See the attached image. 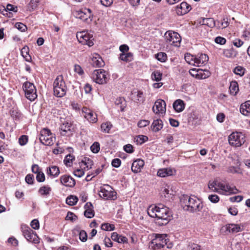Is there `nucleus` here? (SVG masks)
I'll list each match as a JSON object with an SVG mask.
<instances>
[{
    "label": "nucleus",
    "instance_id": "f257e3e1",
    "mask_svg": "<svg viewBox=\"0 0 250 250\" xmlns=\"http://www.w3.org/2000/svg\"><path fill=\"white\" fill-rule=\"evenodd\" d=\"M147 211L149 216L156 218L155 222L159 226L167 225L171 216L169 208L161 204L149 206Z\"/></svg>",
    "mask_w": 250,
    "mask_h": 250
},
{
    "label": "nucleus",
    "instance_id": "f03ea898",
    "mask_svg": "<svg viewBox=\"0 0 250 250\" xmlns=\"http://www.w3.org/2000/svg\"><path fill=\"white\" fill-rule=\"evenodd\" d=\"M181 203L185 210L191 212L199 211L203 208L202 203L195 196L184 195L181 198Z\"/></svg>",
    "mask_w": 250,
    "mask_h": 250
},
{
    "label": "nucleus",
    "instance_id": "7ed1b4c3",
    "mask_svg": "<svg viewBox=\"0 0 250 250\" xmlns=\"http://www.w3.org/2000/svg\"><path fill=\"white\" fill-rule=\"evenodd\" d=\"M53 91L54 95L58 97H62L66 94L67 87L62 75L58 76L55 79Z\"/></svg>",
    "mask_w": 250,
    "mask_h": 250
},
{
    "label": "nucleus",
    "instance_id": "20e7f679",
    "mask_svg": "<svg viewBox=\"0 0 250 250\" xmlns=\"http://www.w3.org/2000/svg\"><path fill=\"white\" fill-rule=\"evenodd\" d=\"M166 234H156L152 241L150 246L154 250H159L167 244Z\"/></svg>",
    "mask_w": 250,
    "mask_h": 250
},
{
    "label": "nucleus",
    "instance_id": "39448f33",
    "mask_svg": "<svg viewBox=\"0 0 250 250\" xmlns=\"http://www.w3.org/2000/svg\"><path fill=\"white\" fill-rule=\"evenodd\" d=\"M40 140L44 145L52 146L55 142V137L49 129L43 128L41 131Z\"/></svg>",
    "mask_w": 250,
    "mask_h": 250
},
{
    "label": "nucleus",
    "instance_id": "423d86ee",
    "mask_svg": "<svg viewBox=\"0 0 250 250\" xmlns=\"http://www.w3.org/2000/svg\"><path fill=\"white\" fill-rule=\"evenodd\" d=\"M93 81L97 83L103 84L106 83L109 79L107 73L103 69L95 70L92 74Z\"/></svg>",
    "mask_w": 250,
    "mask_h": 250
},
{
    "label": "nucleus",
    "instance_id": "0eeeda50",
    "mask_svg": "<svg viewBox=\"0 0 250 250\" xmlns=\"http://www.w3.org/2000/svg\"><path fill=\"white\" fill-rule=\"evenodd\" d=\"M22 88L25 92V96L28 100L33 101L37 98L36 89L33 83L26 82L23 83Z\"/></svg>",
    "mask_w": 250,
    "mask_h": 250
},
{
    "label": "nucleus",
    "instance_id": "6e6552de",
    "mask_svg": "<svg viewBox=\"0 0 250 250\" xmlns=\"http://www.w3.org/2000/svg\"><path fill=\"white\" fill-rule=\"evenodd\" d=\"M99 196L105 200H115L116 199V193L108 185L101 187L99 193Z\"/></svg>",
    "mask_w": 250,
    "mask_h": 250
},
{
    "label": "nucleus",
    "instance_id": "1a4fd4ad",
    "mask_svg": "<svg viewBox=\"0 0 250 250\" xmlns=\"http://www.w3.org/2000/svg\"><path fill=\"white\" fill-rule=\"evenodd\" d=\"M244 135L241 132H233L229 136V144L233 146L238 147L245 142Z\"/></svg>",
    "mask_w": 250,
    "mask_h": 250
},
{
    "label": "nucleus",
    "instance_id": "9d476101",
    "mask_svg": "<svg viewBox=\"0 0 250 250\" xmlns=\"http://www.w3.org/2000/svg\"><path fill=\"white\" fill-rule=\"evenodd\" d=\"M76 37L78 41L83 44L87 45L89 47L94 44L93 36L87 31H83L78 32Z\"/></svg>",
    "mask_w": 250,
    "mask_h": 250
},
{
    "label": "nucleus",
    "instance_id": "9b49d317",
    "mask_svg": "<svg viewBox=\"0 0 250 250\" xmlns=\"http://www.w3.org/2000/svg\"><path fill=\"white\" fill-rule=\"evenodd\" d=\"M165 38L168 43L175 46L179 45L181 40L180 35L172 31H167L165 34Z\"/></svg>",
    "mask_w": 250,
    "mask_h": 250
},
{
    "label": "nucleus",
    "instance_id": "f8f14e48",
    "mask_svg": "<svg viewBox=\"0 0 250 250\" xmlns=\"http://www.w3.org/2000/svg\"><path fill=\"white\" fill-rule=\"evenodd\" d=\"M21 229L23 235L27 241L35 244L39 243V237L31 228L24 226L21 227Z\"/></svg>",
    "mask_w": 250,
    "mask_h": 250
},
{
    "label": "nucleus",
    "instance_id": "ddd939ff",
    "mask_svg": "<svg viewBox=\"0 0 250 250\" xmlns=\"http://www.w3.org/2000/svg\"><path fill=\"white\" fill-rule=\"evenodd\" d=\"M222 233L228 234L229 233H235L243 230L240 225L235 224H229L223 226L221 229Z\"/></svg>",
    "mask_w": 250,
    "mask_h": 250
},
{
    "label": "nucleus",
    "instance_id": "4468645a",
    "mask_svg": "<svg viewBox=\"0 0 250 250\" xmlns=\"http://www.w3.org/2000/svg\"><path fill=\"white\" fill-rule=\"evenodd\" d=\"M83 117L90 123H95L97 122L98 119L96 114L94 113L91 109L83 107L82 110Z\"/></svg>",
    "mask_w": 250,
    "mask_h": 250
},
{
    "label": "nucleus",
    "instance_id": "2eb2a0df",
    "mask_svg": "<svg viewBox=\"0 0 250 250\" xmlns=\"http://www.w3.org/2000/svg\"><path fill=\"white\" fill-rule=\"evenodd\" d=\"M166 104L165 102L161 99L157 100L152 107V110L155 114L165 113L166 108Z\"/></svg>",
    "mask_w": 250,
    "mask_h": 250
},
{
    "label": "nucleus",
    "instance_id": "dca6fc26",
    "mask_svg": "<svg viewBox=\"0 0 250 250\" xmlns=\"http://www.w3.org/2000/svg\"><path fill=\"white\" fill-rule=\"evenodd\" d=\"M191 7L190 4L186 2H182L176 7V13L178 15H183L190 11Z\"/></svg>",
    "mask_w": 250,
    "mask_h": 250
},
{
    "label": "nucleus",
    "instance_id": "f3484780",
    "mask_svg": "<svg viewBox=\"0 0 250 250\" xmlns=\"http://www.w3.org/2000/svg\"><path fill=\"white\" fill-rule=\"evenodd\" d=\"M176 174V170L171 167L163 168L159 169L157 171V175L159 177L165 178Z\"/></svg>",
    "mask_w": 250,
    "mask_h": 250
},
{
    "label": "nucleus",
    "instance_id": "a211bd4d",
    "mask_svg": "<svg viewBox=\"0 0 250 250\" xmlns=\"http://www.w3.org/2000/svg\"><path fill=\"white\" fill-rule=\"evenodd\" d=\"M74 15L77 18H79L86 22H89V19H90V21H92L91 15H87L86 12H84L81 10L74 11Z\"/></svg>",
    "mask_w": 250,
    "mask_h": 250
},
{
    "label": "nucleus",
    "instance_id": "6ab92c4d",
    "mask_svg": "<svg viewBox=\"0 0 250 250\" xmlns=\"http://www.w3.org/2000/svg\"><path fill=\"white\" fill-rule=\"evenodd\" d=\"M145 164L144 161L142 159H137L134 161L132 164L131 170L135 173L139 172L143 167Z\"/></svg>",
    "mask_w": 250,
    "mask_h": 250
},
{
    "label": "nucleus",
    "instance_id": "aec40b11",
    "mask_svg": "<svg viewBox=\"0 0 250 250\" xmlns=\"http://www.w3.org/2000/svg\"><path fill=\"white\" fill-rule=\"evenodd\" d=\"M61 183L67 187H73L75 185V180L70 176L63 175L61 177Z\"/></svg>",
    "mask_w": 250,
    "mask_h": 250
},
{
    "label": "nucleus",
    "instance_id": "412c9836",
    "mask_svg": "<svg viewBox=\"0 0 250 250\" xmlns=\"http://www.w3.org/2000/svg\"><path fill=\"white\" fill-rule=\"evenodd\" d=\"M238 189L235 188H231L228 185L223 184L220 190V194H236L238 192Z\"/></svg>",
    "mask_w": 250,
    "mask_h": 250
},
{
    "label": "nucleus",
    "instance_id": "4be33fe9",
    "mask_svg": "<svg viewBox=\"0 0 250 250\" xmlns=\"http://www.w3.org/2000/svg\"><path fill=\"white\" fill-rule=\"evenodd\" d=\"M195 66H200L201 65L206 63L208 60V56L205 54H201L195 56Z\"/></svg>",
    "mask_w": 250,
    "mask_h": 250
},
{
    "label": "nucleus",
    "instance_id": "5701e85b",
    "mask_svg": "<svg viewBox=\"0 0 250 250\" xmlns=\"http://www.w3.org/2000/svg\"><path fill=\"white\" fill-rule=\"evenodd\" d=\"M93 207L90 202H87L84 206L85 211L84 216L88 218H91L94 216V211L93 209Z\"/></svg>",
    "mask_w": 250,
    "mask_h": 250
},
{
    "label": "nucleus",
    "instance_id": "b1692460",
    "mask_svg": "<svg viewBox=\"0 0 250 250\" xmlns=\"http://www.w3.org/2000/svg\"><path fill=\"white\" fill-rule=\"evenodd\" d=\"M240 111L245 116H250V101H246L241 104Z\"/></svg>",
    "mask_w": 250,
    "mask_h": 250
},
{
    "label": "nucleus",
    "instance_id": "393cba45",
    "mask_svg": "<svg viewBox=\"0 0 250 250\" xmlns=\"http://www.w3.org/2000/svg\"><path fill=\"white\" fill-rule=\"evenodd\" d=\"M61 130V134L62 135H66L68 132H72L73 128L72 124L68 122H65L63 123L60 127Z\"/></svg>",
    "mask_w": 250,
    "mask_h": 250
},
{
    "label": "nucleus",
    "instance_id": "a878e982",
    "mask_svg": "<svg viewBox=\"0 0 250 250\" xmlns=\"http://www.w3.org/2000/svg\"><path fill=\"white\" fill-rule=\"evenodd\" d=\"M111 239L119 243H127V238L123 235L118 234L117 232H113L111 236Z\"/></svg>",
    "mask_w": 250,
    "mask_h": 250
},
{
    "label": "nucleus",
    "instance_id": "bb28decb",
    "mask_svg": "<svg viewBox=\"0 0 250 250\" xmlns=\"http://www.w3.org/2000/svg\"><path fill=\"white\" fill-rule=\"evenodd\" d=\"M185 104L183 101L180 99L176 100L173 104L174 109L177 112H181L185 109Z\"/></svg>",
    "mask_w": 250,
    "mask_h": 250
},
{
    "label": "nucleus",
    "instance_id": "cd10ccee",
    "mask_svg": "<svg viewBox=\"0 0 250 250\" xmlns=\"http://www.w3.org/2000/svg\"><path fill=\"white\" fill-rule=\"evenodd\" d=\"M92 64L95 67H102L104 65L102 58L98 54L92 58Z\"/></svg>",
    "mask_w": 250,
    "mask_h": 250
},
{
    "label": "nucleus",
    "instance_id": "c85d7f7f",
    "mask_svg": "<svg viewBox=\"0 0 250 250\" xmlns=\"http://www.w3.org/2000/svg\"><path fill=\"white\" fill-rule=\"evenodd\" d=\"M163 126V123L161 120L157 119L154 120L151 125V128L153 131L158 132L160 130Z\"/></svg>",
    "mask_w": 250,
    "mask_h": 250
},
{
    "label": "nucleus",
    "instance_id": "c756f323",
    "mask_svg": "<svg viewBox=\"0 0 250 250\" xmlns=\"http://www.w3.org/2000/svg\"><path fill=\"white\" fill-rule=\"evenodd\" d=\"M46 173L48 175L56 177L59 175L60 172L58 167L53 166L47 168Z\"/></svg>",
    "mask_w": 250,
    "mask_h": 250
},
{
    "label": "nucleus",
    "instance_id": "7c9ffc66",
    "mask_svg": "<svg viewBox=\"0 0 250 250\" xmlns=\"http://www.w3.org/2000/svg\"><path fill=\"white\" fill-rule=\"evenodd\" d=\"M224 55L229 58H234L238 54L237 51L232 48L226 49L223 50Z\"/></svg>",
    "mask_w": 250,
    "mask_h": 250
},
{
    "label": "nucleus",
    "instance_id": "2f4dec72",
    "mask_svg": "<svg viewBox=\"0 0 250 250\" xmlns=\"http://www.w3.org/2000/svg\"><path fill=\"white\" fill-rule=\"evenodd\" d=\"M229 25V19L228 18H224L223 21L220 22L219 21H216L215 26L218 29H223L227 27Z\"/></svg>",
    "mask_w": 250,
    "mask_h": 250
},
{
    "label": "nucleus",
    "instance_id": "473e14b6",
    "mask_svg": "<svg viewBox=\"0 0 250 250\" xmlns=\"http://www.w3.org/2000/svg\"><path fill=\"white\" fill-rule=\"evenodd\" d=\"M202 24L208 26L213 28L216 25V21L213 18H204L202 20Z\"/></svg>",
    "mask_w": 250,
    "mask_h": 250
},
{
    "label": "nucleus",
    "instance_id": "72a5a7b5",
    "mask_svg": "<svg viewBox=\"0 0 250 250\" xmlns=\"http://www.w3.org/2000/svg\"><path fill=\"white\" fill-rule=\"evenodd\" d=\"M229 89L230 93L233 95H235L239 91L238 83L236 81L231 82Z\"/></svg>",
    "mask_w": 250,
    "mask_h": 250
},
{
    "label": "nucleus",
    "instance_id": "f704fd0d",
    "mask_svg": "<svg viewBox=\"0 0 250 250\" xmlns=\"http://www.w3.org/2000/svg\"><path fill=\"white\" fill-rule=\"evenodd\" d=\"M210 75V72L206 69H199L198 79H205Z\"/></svg>",
    "mask_w": 250,
    "mask_h": 250
},
{
    "label": "nucleus",
    "instance_id": "c9c22d12",
    "mask_svg": "<svg viewBox=\"0 0 250 250\" xmlns=\"http://www.w3.org/2000/svg\"><path fill=\"white\" fill-rule=\"evenodd\" d=\"M195 56L192 55L189 53H187L185 56V61L188 63L195 66Z\"/></svg>",
    "mask_w": 250,
    "mask_h": 250
},
{
    "label": "nucleus",
    "instance_id": "e433bc0d",
    "mask_svg": "<svg viewBox=\"0 0 250 250\" xmlns=\"http://www.w3.org/2000/svg\"><path fill=\"white\" fill-rule=\"evenodd\" d=\"M51 188L48 186H44L41 187L39 190V192L42 195H48L50 194Z\"/></svg>",
    "mask_w": 250,
    "mask_h": 250
},
{
    "label": "nucleus",
    "instance_id": "4c0bfd02",
    "mask_svg": "<svg viewBox=\"0 0 250 250\" xmlns=\"http://www.w3.org/2000/svg\"><path fill=\"white\" fill-rule=\"evenodd\" d=\"M245 68L241 66H237L233 70V72L235 74L240 77L243 76L245 74Z\"/></svg>",
    "mask_w": 250,
    "mask_h": 250
},
{
    "label": "nucleus",
    "instance_id": "58836bf2",
    "mask_svg": "<svg viewBox=\"0 0 250 250\" xmlns=\"http://www.w3.org/2000/svg\"><path fill=\"white\" fill-rule=\"evenodd\" d=\"M28 48L24 47L21 50V54L22 56L25 59V61L28 62H31V57L28 52Z\"/></svg>",
    "mask_w": 250,
    "mask_h": 250
},
{
    "label": "nucleus",
    "instance_id": "ea45409f",
    "mask_svg": "<svg viewBox=\"0 0 250 250\" xmlns=\"http://www.w3.org/2000/svg\"><path fill=\"white\" fill-rule=\"evenodd\" d=\"M78 198L76 196L71 195L66 199V203L70 206H74L77 203Z\"/></svg>",
    "mask_w": 250,
    "mask_h": 250
},
{
    "label": "nucleus",
    "instance_id": "a19ab883",
    "mask_svg": "<svg viewBox=\"0 0 250 250\" xmlns=\"http://www.w3.org/2000/svg\"><path fill=\"white\" fill-rule=\"evenodd\" d=\"M112 127V125L110 122L103 123L101 125L102 131L104 133H109Z\"/></svg>",
    "mask_w": 250,
    "mask_h": 250
},
{
    "label": "nucleus",
    "instance_id": "79ce46f5",
    "mask_svg": "<svg viewBox=\"0 0 250 250\" xmlns=\"http://www.w3.org/2000/svg\"><path fill=\"white\" fill-rule=\"evenodd\" d=\"M151 77L153 81L159 82L162 79V73L158 70H155L152 72Z\"/></svg>",
    "mask_w": 250,
    "mask_h": 250
},
{
    "label": "nucleus",
    "instance_id": "37998d69",
    "mask_svg": "<svg viewBox=\"0 0 250 250\" xmlns=\"http://www.w3.org/2000/svg\"><path fill=\"white\" fill-rule=\"evenodd\" d=\"M74 159L75 158L73 155L68 154L65 156L64 160V163L67 166H70Z\"/></svg>",
    "mask_w": 250,
    "mask_h": 250
},
{
    "label": "nucleus",
    "instance_id": "c03bdc74",
    "mask_svg": "<svg viewBox=\"0 0 250 250\" xmlns=\"http://www.w3.org/2000/svg\"><path fill=\"white\" fill-rule=\"evenodd\" d=\"M101 228L102 230L106 231H111L115 229L114 226L109 223L103 224Z\"/></svg>",
    "mask_w": 250,
    "mask_h": 250
},
{
    "label": "nucleus",
    "instance_id": "a18cd8bd",
    "mask_svg": "<svg viewBox=\"0 0 250 250\" xmlns=\"http://www.w3.org/2000/svg\"><path fill=\"white\" fill-rule=\"evenodd\" d=\"M157 60L161 62H165L167 59V56L165 53L159 52L156 55Z\"/></svg>",
    "mask_w": 250,
    "mask_h": 250
},
{
    "label": "nucleus",
    "instance_id": "49530a36",
    "mask_svg": "<svg viewBox=\"0 0 250 250\" xmlns=\"http://www.w3.org/2000/svg\"><path fill=\"white\" fill-rule=\"evenodd\" d=\"M82 163H83L84 165L86 166L88 169L91 168L93 164L92 160L91 159L86 157L84 158V159L82 161Z\"/></svg>",
    "mask_w": 250,
    "mask_h": 250
},
{
    "label": "nucleus",
    "instance_id": "de8ad7c7",
    "mask_svg": "<svg viewBox=\"0 0 250 250\" xmlns=\"http://www.w3.org/2000/svg\"><path fill=\"white\" fill-rule=\"evenodd\" d=\"M3 11H5V12L13 11L14 12H17L18 11V7L16 6H14L12 4H8L7 5L6 8H5L3 7Z\"/></svg>",
    "mask_w": 250,
    "mask_h": 250
},
{
    "label": "nucleus",
    "instance_id": "09e8293b",
    "mask_svg": "<svg viewBox=\"0 0 250 250\" xmlns=\"http://www.w3.org/2000/svg\"><path fill=\"white\" fill-rule=\"evenodd\" d=\"M132 55L130 53H121L120 56V59L122 61H125V62H128L129 61V59L131 58Z\"/></svg>",
    "mask_w": 250,
    "mask_h": 250
},
{
    "label": "nucleus",
    "instance_id": "8fccbe9b",
    "mask_svg": "<svg viewBox=\"0 0 250 250\" xmlns=\"http://www.w3.org/2000/svg\"><path fill=\"white\" fill-rule=\"evenodd\" d=\"M90 149L94 153H98L100 150V144L98 142H94L90 147Z\"/></svg>",
    "mask_w": 250,
    "mask_h": 250
},
{
    "label": "nucleus",
    "instance_id": "3c124183",
    "mask_svg": "<svg viewBox=\"0 0 250 250\" xmlns=\"http://www.w3.org/2000/svg\"><path fill=\"white\" fill-rule=\"evenodd\" d=\"M38 3V0H31L28 6V8L30 11L33 10L37 6Z\"/></svg>",
    "mask_w": 250,
    "mask_h": 250
},
{
    "label": "nucleus",
    "instance_id": "603ef678",
    "mask_svg": "<svg viewBox=\"0 0 250 250\" xmlns=\"http://www.w3.org/2000/svg\"><path fill=\"white\" fill-rule=\"evenodd\" d=\"M227 171L231 173H242L240 168L235 167H229Z\"/></svg>",
    "mask_w": 250,
    "mask_h": 250
},
{
    "label": "nucleus",
    "instance_id": "864d4df0",
    "mask_svg": "<svg viewBox=\"0 0 250 250\" xmlns=\"http://www.w3.org/2000/svg\"><path fill=\"white\" fill-rule=\"evenodd\" d=\"M208 200L213 203H217L219 201V197L216 194L209 195L208 196Z\"/></svg>",
    "mask_w": 250,
    "mask_h": 250
},
{
    "label": "nucleus",
    "instance_id": "5fc2aeb1",
    "mask_svg": "<svg viewBox=\"0 0 250 250\" xmlns=\"http://www.w3.org/2000/svg\"><path fill=\"white\" fill-rule=\"evenodd\" d=\"M28 142V137L26 135H22L19 139V143L20 145L24 146L27 144Z\"/></svg>",
    "mask_w": 250,
    "mask_h": 250
},
{
    "label": "nucleus",
    "instance_id": "6e6d98bb",
    "mask_svg": "<svg viewBox=\"0 0 250 250\" xmlns=\"http://www.w3.org/2000/svg\"><path fill=\"white\" fill-rule=\"evenodd\" d=\"M79 238L82 242H85L87 240V235L84 230H81L79 233Z\"/></svg>",
    "mask_w": 250,
    "mask_h": 250
},
{
    "label": "nucleus",
    "instance_id": "4d7b16f0",
    "mask_svg": "<svg viewBox=\"0 0 250 250\" xmlns=\"http://www.w3.org/2000/svg\"><path fill=\"white\" fill-rule=\"evenodd\" d=\"M188 247V250H202L200 246L195 243L189 244Z\"/></svg>",
    "mask_w": 250,
    "mask_h": 250
},
{
    "label": "nucleus",
    "instance_id": "13d9d810",
    "mask_svg": "<svg viewBox=\"0 0 250 250\" xmlns=\"http://www.w3.org/2000/svg\"><path fill=\"white\" fill-rule=\"evenodd\" d=\"M15 27L21 31H24L27 27L25 25L21 22H17L15 24Z\"/></svg>",
    "mask_w": 250,
    "mask_h": 250
},
{
    "label": "nucleus",
    "instance_id": "bf43d9fd",
    "mask_svg": "<svg viewBox=\"0 0 250 250\" xmlns=\"http://www.w3.org/2000/svg\"><path fill=\"white\" fill-rule=\"evenodd\" d=\"M146 139H147V138L146 136L144 135H139L136 138V142L137 144L141 145L146 141Z\"/></svg>",
    "mask_w": 250,
    "mask_h": 250
},
{
    "label": "nucleus",
    "instance_id": "052dcab7",
    "mask_svg": "<svg viewBox=\"0 0 250 250\" xmlns=\"http://www.w3.org/2000/svg\"><path fill=\"white\" fill-rule=\"evenodd\" d=\"M32 228L34 229H38L40 228L39 222L37 219H34L30 223Z\"/></svg>",
    "mask_w": 250,
    "mask_h": 250
},
{
    "label": "nucleus",
    "instance_id": "680f3d73",
    "mask_svg": "<svg viewBox=\"0 0 250 250\" xmlns=\"http://www.w3.org/2000/svg\"><path fill=\"white\" fill-rule=\"evenodd\" d=\"M36 179L39 182H42L45 180V175L42 172H40L37 174Z\"/></svg>",
    "mask_w": 250,
    "mask_h": 250
},
{
    "label": "nucleus",
    "instance_id": "e2e57ef3",
    "mask_svg": "<svg viewBox=\"0 0 250 250\" xmlns=\"http://www.w3.org/2000/svg\"><path fill=\"white\" fill-rule=\"evenodd\" d=\"M149 121L146 120H143L140 121L138 123L137 125H138V127L142 128V127H145V126L148 125H149Z\"/></svg>",
    "mask_w": 250,
    "mask_h": 250
},
{
    "label": "nucleus",
    "instance_id": "0e129e2a",
    "mask_svg": "<svg viewBox=\"0 0 250 250\" xmlns=\"http://www.w3.org/2000/svg\"><path fill=\"white\" fill-rule=\"evenodd\" d=\"M124 150L129 153H131L134 151L133 147L130 144H127L124 146Z\"/></svg>",
    "mask_w": 250,
    "mask_h": 250
},
{
    "label": "nucleus",
    "instance_id": "69168bd1",
    "mask_svg": "<svg viewBox=\"0 0 250 250\" xmlns=\"http://www.w3.org/2000/svg\"><path fill=\"white\" fill-rule=\"evenodd\" d=\"M121 164V161L120 159L115 158L114 159L111 163L112 166L115 167H118L120 166Z\"/></svg>",
    "mask_w": 250,
    "mask_h": 250
},
{
    "label": "nucleus",
    "instance_id": "338daca9",
    "mask_svg": "<svg viewBox=\"0 0 250 250\" xmlns=\"http://www.w3.org/2000/svg\"><path fill=\"white\" fill-rule=\"evenodd\" d=\"M25 180L28 184H32L34 181V176L29 174L26 176Z\"/></svg>",
    "mask_w": 250,
    "mask_h": 250
},
{
    "label": "nucleus",
    "instance_id": "774afa93",
    "mask_svg": "<svg viewBox=\"0 0 250 250\" xmlns=\"http://www.w3.org/2000/svg\"><path fill=\"white\" fill-rule=\"evenodd\" d=\"M74 71L80 75H82L83 74V69L81 66L78 64H75L74 65Z\"/></svg>",
    "mask_w": 250,
    "mask_h": 250
}]
</instances>
